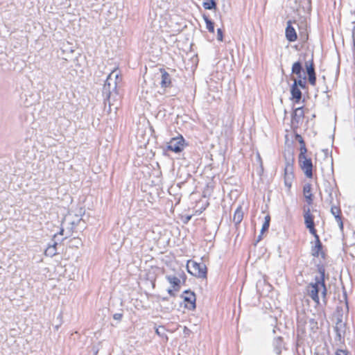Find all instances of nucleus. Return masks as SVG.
<instances>
[{"mask_svg": "<svg viewBox=\"0 0 355 355\" xmlns=\"http://www.w3.org/2000/svg\"><path fill=\"white\" fill-rule=\"evenodd\" d=\"M310 323L313 324L314 327L315 326L317 327L318 323L315 322L313 319L310 320Z\"/></svg>", "mask_w": 355, "mask_h": 355, "instance_id": "72a5a7b5", "label": "nucleus"}, {"mask_svg": "<svg viewBox=\"0 0 355 355\" xmlns=\"http://www.w3.org/2000/svg\"><path fill=\"white\" fill-rule=\"evenodd\" d=\"M270 216L267 215L265 217V221L264 222H268V223L270 224Z\"/></svg>", "mask_w": 355, "mask_h": 355, "instance_id": "473e14b6", "label": "nucleus"}, {"mask_svg": "<svg viewBox=\"0 0 355 355\" xmlns=\"http://www.w3.org/2000/svg\"><path fill=\"white\" fill-rule=\"evenodd\" d=\"M273 345L276 353L280 354L284 345L282 338L281 337L275 338L273 341Z\"/></svg>", "mask_w": 355, "mask_h": 355, "instance_id": "aec40b11", "label": "nucleus"}, {"mask_svg": "<svg viewBox=\"0 0 355 355\" xmlns=\"http://www.w3.org/2000/svg\"><path fill=\"white\" fill-rule=\"evenodd\" d=\"M299 143L300 144V154H306L307 153V148L304 139L300 140Z\"/></svg>", "mask_w": 355, "mask_h": 355, "instance_id": "393cba45", "label": "nucleus"}, {"mask_svg": "<svg viewBox=\"0 0 355 355\" xmlns=\"http://www.w3.org/2000/svg\"><path fill=\"white\" fill-rule=\"evenodd\" d=\"M155 333L161 338H165L166 340H168V337L166 334V329L164 328V327L163 326H159L157 328H155Z\"/></svg>", "mask_w": 355, "mask_h": 355, "instance_id": "4be33fe9", "label": "nucleus"}, {"mask_svg": "<svg viewBox=\"0 0 355 355\" xmlns=\"http://www.w3.org/2000/svg\"><path fill=\"white\" fill-rule=\"evenodd\" d=\"M303 193L306 202L311 205L313 202V195L311 193V186L308 184L304 185L303 188Z\"/></svg>", "mask_w": 355, "mask_h": 355, "instance_id": "f3484780", "label": "nucleus"}, {"mask_svg": "<svg viewBox=\"0 0 355 355\" xmlns=\"http://www.w3.org/2000/svg\"><path fill=\"white\" fill-rule=\"evenodd\" d=\"M188 272L192 275L200 277H207V267L203 263H197L193 261H188L187 264Z\"/></svg>", "mask_w": 355, "mask_h": 355, "instance_id": "7ed1b4c3", "label": "nucleus"}, {"mask_svg": "<svg viewBox=\"0 0 355 355\" xmlns=\"http://www.w3.org/2000/svg\"><path fill=\"white\" fill-rule=\"evenodd\" d=\"M295 138H296V140H297V141H298V142H300V140H302V139H303V138L302 137V136H301V135H296Z\"/></svg>", "mask_w": 355, "mask_h": 355, "instance_id": "2f4dec72", "label": "nucleus"}, {"mask_svg": "<svg viewBox=\"0 0 355 355\" xmlns=\"http://www.w3.org/2000/svg\"><path fill=\"white\" fill-rule=\"evenodd\" d=\"M302 64L303 62L302 60H298L294 62L292 66V73L297 76V78L293 79V84H296V87H297L300 86L304 89L306 87V77L302 75Z\"/></svg>", "mask_w": 355, "mask_h": 355, "instance_id": "20e7f679", "label": "nucleus"}, {"mask_svg": "<svg viewBox=\"0 0 355 355\" xmlns=\"http://www.w3.org/2000/svg\"><path fill=\"white\" fill-rule=\"evenodd\" d=\"M319 276H316L314 282L310 283L306 287L308 295L316 304H320L318 293L320 291L324 302H327V288L325 284V269L324 266L318 267Z\"/></svg>", "mask_w": 355, "mask_h": 355, "instance_id": "f03ea898", "label": "nucleus"}, {"mask_svg": "<svg viewBox=\"0 0 355 355\" xmlns=\"http://www.w3.org/2000/svg\"><path fill=\"white\" fill-rule=\"evenodd\" d=\"M335 355H349V354L347 350L337 349L336 351Z\"/></svg>", "mask_w": 355, "mask_h": 355, "instance_id": "cd10ccee", "label": "nucleus"}, {"mask_svg": "<svg viewBox=\"0 0 355 355\" xmlns=\"http://www.w3.org/2000/svg\"><path fill=\"white\" fill-rule=\"evenodd\" d=\"M284 184L285 186L289 189L293 184L294 180V169L293 165L289 162L286 164L284 168Z\"/></svg>", "mask_w": 355, "mask_h": 355, "instance_id": "9d476101", "label": "nucleus"}, {"mask_svg": "<svg viewBox=\"0 0 355 355\" xmlns=\"http://www.w3.org/2000/svg\"><path fill=\"white\" fill-rule=\"evenodd\" d=\"M304 66L306 67V73L308 75V80L309 83L314 86L316 83V76L313 64V55L311 59L304 61Z\"/></svg>", "mask_w": 355, "mask_h": 355, "instance_id": "6e6552de", "label": "nucleus"}, {"mask_svg": "<svg viewBox=\"0 0 355 355\" xmlns=\"http://www.w3.org/2000/svg\"><path fill=\"white\" fill-rule=\"evenodd\" d=\"M298 162L306 177L311 178L313 177V163L311 159L307 157L306 154H300Z\"/></svg>", "mask_w": 355, "mask_h": 355, "instance_id": "39448f33", "label": "nucleus"}, {"mask_svg": "<svg viewBox=\"0 0 355 355\" xmlns=\"http://www.w3.org/2000/svg\"><path fill=\"white\" fill-rule=\"evenodd\" d=\"M184 146V139L182 136L172 138L168 143L167 149L175 153H180Z\"/></svg>", "mask_w": 355, "mask_h": 355, "instance_id": "0eeeda50", "label": "nucleus"}, {"mask_svg": "<svg viewBox=\"0 0 355 355\" xmlns=\"http://www.w3.org/2000/svg\"><path fill=\"white\" fill-rule=\"evenodd\" d=\"M191 216L187 217V222L189 221L191 219Z\"/></svg>", "mask_w": 355, "mask_h": 355, "instance_id": "f704fd0d", "label": "nucleus"}, {"mask_svg": "<svg viewBox=\"0 0 355 355\" xmlns=\"http://www.w3.org/2000/svg\"><path fill=\"white\" fill-rule=\"evenodd\" d=\"M175 292L174 291V288H169L168 289V293L171 295V296H173L174 297L175 295Z\"/></svg>", "mask_w": 355, "mask_h": 355, "instance_id": "7c9ffc66", "label": "nucleus"}, {"mask_svg": "<svg viewBox=\"0 0 355 355\" xmlns=\"http://www.w3.org/2000/svg\"><path fill=\"white\" fill-rule=\"evenodd\" d=\"M223 31L221 28H218L217 30V40L218 41H223Z\"/></svg>", "mask_w": 355, "mask_h": 355, "instance_id": "bb28decb", "label": "nucleus"}, {"mask_svg": "<svg viewBox=\"0 0 355 355\" xmlns=\"http://www.w3.org/2000/svg\"><path fill=\"white\" fill-rule=\"evenodd\" d=\"M303 211L306 227L309 230L311 234H315L317 232L315 229L314 216L311 212V209L309 207H304Z\"/></svg>", "mask_w": 355, "mask_h": 355, "instance_id": "423d86ee", "label": "nucleus"}, {"mask_svg": "<svg viewBox=\"0 0 355 355\" xmlns=\"http://www.w3.org/2000/svg\"><path fill=\"white\" fill-rule=\"evenodd\" d=\"M58 235L65 236L64 238L61 239V241H63L64 239H67L69 236V234H64V230L63 228H61L60 232L54 235V237L56 238Z\"/></svg>", "mask_w": 355, "mask_h": 355, "instance_id": "a878e982", "label": "nucleus"}, {"mask_svg": "<svg viewBox=\"0 0 355 355\" xmlns=\"http://www.w3.org/2000/svg\"><path fill=\"white\" fill-rule=\"evenodd\" d=\"M185 277L183 271H180L177 273V275H167L166 279L171 285L172 288H174L175 291H179L180 289L181 278Z\"/></svg>", "mask_w": 355, "mask_h": 355, "instance_id": "1a4fd4ad", "label": "nucleus"}, {"mask_svg": "<svg viewBox=\"0 0 355 355\" xmlns=\"http://www.w3.org/2000/svg\"><path fill=\"white\" fill-rule=\"evenodd\" d=\"M56 245L57 242H54L53 245H50L45 250V254L49 257H53L56 254Z\"/></svg>", "mask_w": 355, "mask_h": 355, "instance_id": "412c9836", "label": "nucleus"}, {"mask_svg": "<svg viewBox=\"0 0 355 355\" xmlns=\"http://www.w3.org/2000/svg\"><path fill=\"white\" fill-rule=\"evenodd\" d=\"M159 71L162 73V80L160 83L161 87L162 88L170 87L171 86V79L169 73L162 68L159 69Z\"/></svg>", "mask_w": 355, "mask_h": 355, "instance_id": "ddd939ff", "label": "nucleus"}, {"mask_svg": "<svg viewBox=\"0 0 355 355\" xmlns=\"http://www.w3.org/2000/svg\"><path fill=\"white\" fill-rule=\"evenodd\" d=\"M331 213L335 216L336 220L337 221L340 229L343 230V223L341 218V211L340 207L334 205L332 206L331 208Z\"/></svg>", "mask_w": 355, "mask_h": 355, "instance_id": "4468645a", "label": "nucleus"}, {"mask_svg": "<svg viewBox=\"0 0 355 355\" xmlns=\"http://www.w3.org/2000/svg\"><path fill=\"white\" fill-rule=\"evenodd\" d=\"M286 38L289 42H295L297 38V33L295 29L292 26V21L291 20L287 21V26L285 31Z\"/></svg>", "mask_w": 355, "mask_h": 355, "instance_id": "f8f14e48", "label": "nucleus"}, {"mask_svg": "<svg viewBox=\"0 0 355 355\" xmlns=\"http://www.w3.org/2000/svg\"><path fill=\"white\" fill-rule=\"evenodd\" d=\"M270 224L268 222H264L261 230V234H263L265 231H267L269 228Z\"/></svg>", "mask_w": 355, "mask_h": 355, "instance_id": "c85d7f7f", "label": "nucleus"}, {"mask_svg": "<svg viewBox=\"0 0 355 355\" xmlns=\"http://www.w3.org/2000/svg\"><path fill=\"white\" fill-rule=\"evenodd\" d=\"M203 18H204V20H205V21L206 23V27H207V30L210 33H214V22H212L211 20H210L209 19V17L205 16V15L203 16Z\"/></svg>", "mask_w": 355, "mask_h": 355, "instance_id": "5701e85b", "label": "nucleus"}, {"mask_svg": "<svg viewBox=\"0 0 355 355\" xmlns=\"http://www.w3.org/2000/svg\"><path fill=\"white\" fill-rule=\"evenodd\" d=\"M315 239V246L312 248L311 254L313 257H318L320 251L322 250V243L320 240V237L316 233L315 234H312Z\"/></svg>", "mask_w": 355, "mask_h": 355, "instance_id": "2eb2a0df", "label": "nucleus"}, {"mask_svg": "<svg viewBox=\"0 0 355 355\" xmlns=\"http://www.w3.org/2000/svg\"><path fill=\"white\" fill-rule=\"evenodd\" d=\"M243 218V211L242 207L241 205H239L236 208V209L234 214L233 221L235 223V225H239L241 223Z\"/></svg>", "mask_w": 355, "mask_h": 355, "instance_id": "a211bd4d", "label": "nucleus"}, {"mask_svg": "<svg viewBox=\"0 0 355 355\" xmlns=\"http://www.w3.org/2000/svg\"><path fill=\"white\" fill-rule=\"evenodd\" d=\"M182 297L184 302H187L188 304L186 306L191 310L196 308V295L193 292L190 291H185L182 294Z\"/></svg>", "mask_w": 355, "mask_h": 355, "instance_id": "9b49d317", "label": "nucleus"}, {"mask_svg": "<svg viewBox=\"0 0 355 355\" xmlns=\"http://www.w3.org/2000/svg\"><path fill=\"white\" fill-rule=\"evenodd\" d=\"M291 92L293 99H294L296 103H299L302 98V92L300 89L296 87V84H293Z\"/></svg>", "mask_w": 355, "mask_h": 355, "instance_id": "6ab92c4d", "label": "nucleus"}, {"mask_svg": "<svg viewBox=\"0 0 355 355\" xmlns=\"http://www.w3.org/2000/svg\"><path fill=\"white\" fill-rule=\"evenodd\" d=\"M123 317L122 313H116L113 315V318L116 320H121Z\"/></svg>", "mask_w": 355, "mask_h": 355, "instance_id": "c756f323", "label": "nucleus"}, {"mask_svg": "<svg viewBox=\"0 0 355 355\" xmlns=\"http://www.w3.org/2000/svg\"><path fill=\"white\" fill-rule=\"evenodd\" d=\"M120 71L115 69L107 76L103 87V95L105 101L108 102L110 106L114 105V103L120 100L117 87L121 82Z\"/></svg>", "mask_w": 355, "mask_h": 355, "instance_id": "f257e3e1", "label": "nucleus"}, {"mask_svg": "<svg viewBox=\"0 0 355 355\" xmlns=\"http://www.w3.org/2000/svg\"><path fill=\"white\" fill-rule=\"evenodd\" d=\"M216 6V3L214 0H204L203 1V7L207 10H211L215 8Z\"/></svg>", "mask_w": 355, "mask_h": 355, "instance_id": "b1692460", "label": "nucleus"}, {"mask_svg": "<svg viewBox=\"0 0 355 355\" xmlns=\"http://www.w3.org/2000/svg\"><path fill=\"white\" fill-rule=\"evenodd\" d=\"M304 112L302 107H297L294 110L292 116V123L298 124L304 118Z\"/></svg>", "mask_w": 355, "mask_h": 355, "instance_id": "dca6fc26", "label": "nucleus"}]
</instances>
